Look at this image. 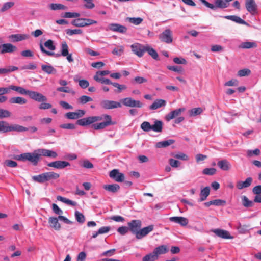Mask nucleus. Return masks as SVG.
Listing matches in <instances>:
<instances>
[{
  "label": "nucleus",
  "mask_w": 261,
  "mask_h": 261,
  "mask_svg": "<svg viewBox=\"0 0 261 261\" xmlns=\"http://www.w3.org/2000/svg\"><path fill=\"white\" fill-rule=\"evenodd\" d=\"M47 166L58 169H62L70 166V163L64 161H56L47 164Z\"/></svg>",
  "instance_id": "nucleus-14"
},
{
  "label": "nucleus",
  "mask_w": 261,
  "mask_h": 261,
  "mask_svg": "<svg viewBox=\"0 0 261 261\" xmlns=\"http://www.w3.org/2000/svg\"><path fill=\"white\" fill-rule=\"evenodd\" d=\"M203 5L207 8L215 10L217 8H225L228 6V4L223 0H216L215 5L208 3L206 0H199Z\"/></svg>",
  "instance_id": "nucleus-5"
},
{
  "label": "nucleus",
  "mask_w": 261,
  "mask_h": 261,
  "mask_svg": "<svg viewBox=\"0 0 261 261\" xmlns=\"http://www.w3.org/2000/svg\"><path fill=\"white\" fill-rule=\"evenodd\" d=\"M18 68L16 66H11L7 68H0V74H7L11 72L17 70Z\"/></svg>",
  "instance_id": "nucleus-39"
},
{
  "label": "nucleus",
  "mask_w": 261,
  "mask_h": 261,
  "mask_svg": "<svg viewBox=\"0 0 261 261\" xmlns=\"http://www.w3.org/2000/svg\"><path fill=\"white\" fill-rule=\"evenodd\" d=\"M210 189L208 187H206L201 190L200 193V198L198 199V202H200L204 201L207 198L210 194Z\"/></svg>",
  "instance_id": "nucleus-27"
},
{
  "label": "nucleus",
  "mask_w": 261,
  "mask_h": 261,
  "mask_svg": "<svg viewBox=\"0 0 261 261\" xmlns=\"http://www.w3.org/2000/svg\"><path fill=\"white\" fill-rule=\"evenodd\" d=\"M39 47L40 50L42 53L45 54V55L49 56H54L55 57H59L61 55L63 57H65L68 55L69 53L68 49L69 47L66 41H63L62 42L61 45V54H55L54 52L49 51L45 49V48L43 47L42 43H40L39 44Z\"/></svg>",
  "instance_id": "nucleus-4"
},
{
  "label": "nucleus",
  "mask_w": 261,
  "mask_h": 261,
  "mask_svg": "<svg viewBox=\"0 0 261 261\" xmlns=\"http://www.w3.org/2000/svg\"><path fill=\"white\" fill-rule=\"evenodd\" d=\"M141 128L144 132H148L151 130V125L147 121H144L141 124Z\"/></svg>",
  "instance_id": "nucleus-48"
},
{
  "label": "nucleus",
  "mask_w": 261,
  "mask_h": 261,
  "mask_svg": "<svg viewBox=\"0 0 261 261\" xmlns=\"http://www.w3.org/2000/svg\"><path fill=\"white\" fill-rule=\"evenodd\" d=\"M163 122L162 121L156 120L154 124L151 125V130L156 133H161L163 130Z\"/></svg>",
  "instance_id": "nucleus-26"
},
{
  "label": "nucleus",
  "mask_w": 261,
  "mask_h": 261,
  "mask_svg": "<svg viewBox=\"0 0 261 261\" xmlns=\"http://www.w3.org/2000/svg\"><path fill=\"white\" fill-rule=\"evenodd\" d=\"M28 129L27 127L18 124H10L6 121H0V133H5L12 131L23 132L27 131Z\"/></svg>",
  "instance_id": "nucleus-3"
},
{
  "label": "nucleus",
  "mask_w": 261,
  "mask_h": 261,
  "mask_svg": "<svg viewBox=\"0 0 261 261\" xmlns=\"http://www.w3.org/2000/svg\"><path fill=\"white\" fill-rule=\"evenodd\" d=\"M146 51H147L153 59L156 60H159V55L157 52L148 45H146L145 52Z\"/></svg>",
  "instance_id": "nucleus-31"
},
{
  "label": "nucleus",
  "mask_w": 261,
  "mask_h": 261,
  "mask_svg": "<svg viewBox=\"0 0 261 261\" xmlns=\"http://www.w3.org/2000/svg\"><path fill=\"white\" fill-rule=\"evenodd\" d=\"M217 165L223 171H229L231 167L230 162L225 159L218 161Z\"/></svg>",
  "instance_id": "nucleus-22"
},
{
  "label": "nucleus",
  "mask_w": 261,
  "mask_h": 261,
  "mask_svg": "<svg viewBox=\"0 0 261 261\" xmlns=\"http://www.w3.org/2000/svg\"><path fill=\"white\" fill-rule=\"evenodd\" d=\"M167 248L165 245L160 246L155 248L153 250V252L155 254H156V257H158L159 255L165 254L166 252H167Z\"/></svg>",
  "instance_id": "nucleus-35"
},
{
  "label": "nucleus",
  "mask_w": 261,
  "mask_h": 261,
  "mask_svg": "<svg viewBox=\"0 0 261 261\" xmlns=\"http://www.w3.org/2000/svg\"><path fill=\"white\" fill-rule=\"evenodd\" d=\"M42 71L47 74H56L57 72L56 69L51 65H42L41 66Z\"/></svg>",
  "instance_id": "nucleus-33"
},
{
  "label": "nucleus",
  "mask_w": 261,
  "mask_h": 261,
  "mask_svg": "<svg viewBox=\"0 0 261 261\" xmlns=\"http://www.w3.org/2000/svg\"><path fill=\"white\" fill-rule=\"evenodd\" d=\"M10 89L11 90H14L22 95H28L29 91V90H27L22 87L12 85H10Z\"/></svg>",
  "instance_id": "nucleus-30"
},
{
  "label": "nucleus",
  "mask_w": 261,
  "mask_h": 261,
  "mask_svg": "<svg viewBox=\"0 0 261 261\" xmlns=\"http://www.w3.org/2000/svg\"><path fill=\"white\" fill-rule=\"evenodd\" d=\"M224 18L230 20L231 21L236 22V23H238L239 24H244L247 26H249V24L247 22H246L245 21L241 19L239 16L236 15H227L224 16Z\"/></svg>",
  "instance_id": "nucleus-23"
},
{
  "label": "nucleus",
  "mask_w": 261,
  "mask_h": 261,
  "mask_svg": "<svg viewBox=\"0 0 261 261\" xmlns=\"http://www.w3.org/2000/svg\"><path fill=\"white\" fill-rule=\"evenodd\" d=\"M9 102L11 103H17V104H25L27 102V100L21 97H13L9 99Z\"/></svg>",
  "instance_id": "nucleus-36"
},
{
  "label": "nucleus",
  "mask_w": 261,
  "mask_h": 261,
  "mask_svg": "<svg viewBox=\"0 0 261 261\" xmlns=\"http://www.w3.org/2000/svg\"><path fill=\"white\" fill-rule=\"evenodd\" d=\"M48 223L50 226L56 230H59L61 228V225L59 223L57 218L53 217H49L48 219Z\"/></svg>",
  "instance_id": "nucleus-24"
},
{
  "label": "nucleus",
  "mask_w": 261,
  "mask_h": 261,
  "mask_svg": "<svg viewBox=\"0 0 261 261\" xmlns=\"http://www.w3.org/2000/svg\"><path fill=\"white\" fill-rule=\"evenodd\" d=\"M122 104L128 107L142 108L143 104L140 100H136L132 97H126L121 99Z\"/></svg>",
  "instance_id": "nucleus-7"
},
{
  "label": "nucleus",
  "mask_w": 261,
  "mask_h": 261,
  "mask_svg": "<svg viewBox=\"0 0 261 261\" xmlns=\"http://www.w3.org/2000/svg\"><path fill=\"white\" fill-rule=\"evenodd\" d=\"M100 105L102 108L108 110L121 108L122 107L120 102L109 100H102Z\"/></svg>",
  "instance_id": "nucleus-9"
},
{
  "label": "nucleus",
  "mask_w": 261,
  "mask_h": 261,
  "mask_svg": "<svg viewBox=\"0 0 261 261\" xmlns=\"http://www.w3.org/2000/svg\"><path fill=\"white\" fill-rule=\"evenodd\" d=\"M257 44L254 42H244L241 44L240 47L243 49H249L252 48H256Z\"/></svg>",
  "instance_id": "nucleus-38"
},
{
  "label": "nucleus",
  "mask_w": 261,
  "mask_h": 261,
  "mask_svg": "<svg viewBox=\"0 0 261 261\" xmlns=\"http://www.w3.org/2000/svg\"><path fill=\"white\" fill-rule=\"evenodd\" d=\"M82 33V31L81 29H67L66 30V34L68 35L72 36L74 34H80Z\"/></svg>",
  "instance_id": "nucleus-59"
},
{
  "label": "nucleus",
  "mask_w": 261,
  "mask_h": 261,
  "mask_svg": "<svg viewBox=\"0 0 261 261\" xmlns=\"http://www.w3.org/2000/svg\"><path fill=\"white\" fill-rule=\"evenodd\" d=\"M43 46L44 47H45L51 51L56 49V45L54 44V41L51 39H48L45 41Z\"/></svg>",
  "instance_id": "nucleus-43"
},
{
  "label": "nucleus",
  "mask_w": 261,
  "mask_h": 261,
  "mask_svg": "<svg viewBox=\"0 0 261 261\" xmlns=\"http://www.w3.org/2000/svg\"><path fill=\"white\" fill-rule=\"evenodd\" d=\"M93 79L96 81L97 82L100 83L101 84H105L107 85H112V83L110 80L107 78L102 77V76H100L98 75H94L93 76Z\"/></svg>",
  "instance_id": "nucleus-37"
},
{
  "label": "nucleus",
  "mask_w": 261,
  "mask_h": 261,
  "mask_svg": "<svg viewBox=\"0 0 261 261\" xmlns=\"http://www.w3.org/2000/svg\"><path fill=\"white\" fill-rule=\"evenodd\" d=\"M158 259L156 254L153 251L152 253L148 254L142 258V261H154Z\"/></svg>",
  "instance_id": "nucleus-44"
},
{
  "label": "nucleus",
  "mask_w": 261,
  "mask_h": 261,
  "mask_svg": "<svg viewBox=\"0 0 261 261\" xmlns=\"http://www.w3.org/2000/svg\"><path fill=\"white\" fill-rule=\"evenodd\" d=\"M76 124L82 126H86L92 124L91 127L95 130L102 129L106 127L116 124L112 121V117L109 115H103V116H90L79 119Z\"/></svg>",
  "instance_id": "nucleus-1"
},
{
  "label": "nucleus",
  "mask_w": 261,
  "mask_h": 261,
  "mask_svg": "<svg viewBox=\"0 0 261 261\" xmlns=\"http://www.w3.org/2000/svg\"><path fill=\"white\" fill-rule=\"evenodd\" d=\"M80 14L79 13L75 12H65L64 17L65 18H76L79 17Z\"/></svg>",
  "instance_id": "nucleus-58"
},
{
  "label": "nucleus",
  "mask_w": 261,
  "mask_h": 261,
  "mask_svg": "<svg viewBox=\"0 0 261 261\" xmlns=\"http://www.w3.org/2000/svg\"><path fill=\"white\" fill-rule=\"evenodd\" d=\"M41 155L56 158L58 154L54 151L46 149H39L35 150L32 153H24L17 155L14 157V159L21 161H28L32 163L33 165H37Z\"/></svg>",
  "instance_id": "nucleus-2"
},
{
  "label": "nucleus",
  "mask_w": 261,
  "mask_h": 261,
  "mask_svg": "<svg viewBox=\"0 0 261 261\" xmlns=\"http://www.w3.org/2000/svg\"><path fill=\"white\" fill-rule=\"evenodd\" d=\"M260 153V151L259 149H255L254 150H248L247 151V155L248 157H251L253 155H259Z\"/></svg>",
  "instance_id": "nucleus-60"
},
{
  "label": "nucleus",
  "mask_w": 261,
  "mask_h": 261,
  "mask_svg": "<svg viewBox=\"0 0 261 261\" xmlns=\"http://www.w3.org/2000/svg\"><path fill=\"white\" fill-rule=\"evenodd\" d=\"M57 199L59 201H60L63 203L66 204L71 205L72 206H76L77 205V203L75 201H72L70 199H67L65 197H63L61 196H58L57 197Z\"/></svg>",
  "instance_id": "nucleus-40"
},
{
  "label": "nucleus",
  "mask_w": 261,
  "mask_h": 261,
  "mask_svg": "<svg viewBox=\"0 0 261 261\" xmlns=\"http://www.w3.org/2000/svg\"><path fill=\"white\" fill-rule=\"evenodd\" d=\"M112 85L117 88V89L115 90L114 91L118 93L121 92L123 90H124L127 88V87L125 85H120L118 83L113 82Z\"/></svg>",
  "instance_id": "nucleus-45"
},
{
  "label": "nucleus",
  "mask_w": 261,
  "mask_h": 261,
  "mask_svg": "<svg viewBox=\"0 0 261 261\" xmlns=\"http://www.w3.org/2000/svg\"><path fill=\"white\" fill-rule=\"evenodd\" d=\"M79 100L80 103L85 104L89 101H92V98L88 96L83 95L80 97Z\"/></svg>",
  "instance_id": "nucleus-57"
},
{
  "label": "nucleus",
  "mask_w": 261,
  "mask_h": 261,
  "mask_svg": "<svg viewBox=\"0 0 261 261\" xmlns=\"http://www.w3.org/2000/svg\"><path fill=\"white\" fill-rule=\"evenodd\" d=\"M14 5V3L13 2H9L5 3L1 9V11L3 12L11 8Z\"/></svg>",
  "instance_id": "nucleus-52"
},
{
  "label": "nucleus",
  "mask_w": 261,
  "mask_h": 261,
  "mask_svg": "<svg viewBox=\"0 0 261 261\" xmlns=\"http://www.w3.org/2000/svg\"><path fill=\"white\" fill-rule=\"evenodd\" d=\"M11 115V113L9 111L0 109V119L9 117Z\"/></svg>",
  "instance_id": "nucleus-53"
},
{
  "label": "nucleus",
  "mask_w": 261,
  "mask_h": 261,
  "mask_svg": "<svg viewBox=\"0 0 261 261\" xmlns=\"http://www.w3.org/2000/svg\"><path fill=\"white\" fill-rule=\"evenodd\" d=\"M29 37V36L28 35L22 34H14L11 36V39H12L13 41L15 42H18L28 39Z\"/></svg>",
  "instance_id": "nucleus-32"
},
{
  "label": "nucleus",
  "mask_w": 261,
  "mask_h": 261,
  "mask_svg": "<svg viewBox=\"0 0 261 261\" xmlns=\"http://www.w3.org/2000/svg\"><path fill=\"white\" fill-rule=\"evenodd\" d=\"M171 222L180 224L182 226H186L188 223V220L183 217H171L169 218Z\"/></svg>",
  "instance_id": "nucleus-20"
},
{
  "label": "nucleus",
  "mask_w": 261,
  "mask_h": 261,
  "mask_svg": "<svg viewBox=\"0 0 261 261\" xmlns=\"http://www.w3.org/2000/svg\"><path fill=\"white\" fill-rule=\"evenodd\" d=\"M103 188L106 190L113 193L117 192L120 189V186L116 184L105 185L103 186Z\"/></svg>",
  "instance_id": "nucleus-28"
},
{
  "label": "nucleus",
  "mask_w": 261,
  "mask_h": 261,
  "mask_svg": "<svg viewBox=\"0 0 261 261\" xmlns=\"http://www.w3.org/2000/svg\"><path fill=\"white\" fill-rule=\"evenodd\" d=\"M128 228L126 226H121L117 229V231L121 235H124L128 232Z\"/></svg>",
  "instance_id": "nucleus-64"
},
{
  "label": "nucleus",
  "mask_w": 261,
  "mask_h": 261,
  "mask_svg": "<svg viewBox=\"0 0 261 261\" xmlns=\"http://www.w3.org/2000/svg\"><path fill=\"white\" fill-rule=\"evenodd\" d=\"M173 156L177 159L183 161H187L189 159L188 155L182 152H178V153L174 155Z\"/></svg>",
  "instance_id": "nucleus-55"
},
{
  "label": "nucleus",
  "mask_w": 261,
  "mask_h": 261,
  "mask_svg": "<svg viewBox=\"0 0 261 261\" xmlns=\"http://www.w3.org/2000/svg\"><path fill=\"white\" fill-rule=\"evenodd\" d=\"M216 235L218 237L225 239H232L233 237L231 236L229 231L221 229H215L212 230Z\"/></svg>",
  "instance_id": "nucleus-16"
},
{
  "label": "nucleus",
  "mask_w": 261,
  "mask_h": 261,
  "mask_svg": "<svg viewBox=\"0 0 261 261\" xmlns=\"http://www.w3.org/2000/svg\"><path fill=\"white\" fill-rule=\"evenodd\" d=\"M127 225L129 231L135 234L137 238V235L142 226L141 221L140 220H133L127 223Z\"/></svg>",
  "instance_id": "nucleus-6"
},
{
  "label": "nucleus",
  "mask_w": 261,
  "mask_h": 261,
  "mask_svg": "<svg viewBox=\"0 0 261 261\" xmlns=\"http://www.w3.org/2000/svg\"><path fill=\"white\" fill-rule=\"evenodd\" d=\"M4 165L10 167H16L17 165V163L15 161L7 160L4 163Z\"/></svg>",
  "instance_id": "nucleus-61"
},
{
  "label": "nucleus",
  "mask_w": 261,
  "mask_h": 261,
  "mask_svg": "<svg viewBox=\"0 0 261 261\" xmlns=\"http://www.w3.org/2000/svg\"><path fill=\"white\" fill-rule=\"evenodd\" d=\"M46 181H50L51 180H56L60 177V174L54 172H44Z\"/></svg>",
  "instance_id": "nucleus-29"
},
{
  "label": "nucleus",
  "mask_w": 261,
  "mask_h": 261,
  "mask_svg": "<svg viewBox=\"0 0 261 261\" xmlns=\"http://www.w3.org/2000/svg\"><path fill=\"white\" fill-rule=\"evenodd\" d=\"M159 38L162 42L170 44L173 42L172 32L169 29H167L159 35Z\"/></svg>",
  "instance_id": "nucleus-8"
},
{
  "label": "nucleus",
  "mask_w": 261,
  "mask_h": 261,
  "mask_svg": "<svg viewBox=\"0 0 261 261\" xmlns=\"http://www.w3.org/2000/svg\"><path fill=\"white\" fill-rule=\"evenodd\" d=\"M81 166L83 168H85L86 169H91V168H93V164L87 160L83 161V163L81 165Z\"/></svg>",
  "instance_id": "nucleus-63"
},
{
  "label": "nucleus",
  "mask_w": 261,
  "mask_h": 261,
  "mask_svg": "<svg viewBox=\"0 0 261 261\" xmlns=\"http://www.w3.org/2000/svg\"><path fill=\"white\" fill-rule=\"evenodd\" d=\"M129 22L135 25H139L141 24L143 21V19L140 17H129L127 18Z\"/></svg>",
  "instance_id": "nucleus-49"
},
{
  "label": "nucleus",
  "mask_w": 261,
  "mask_h": 261,
  "mask_svg": "<svg viewBox=\"0 0 261 261\" xmlns=\"http://www.w3.org/2000/svg\"><path fill=\"white\" fill-rule=\"evenodd\" d=\"M50 8L53 10H66L67 7L61 4L52 3L49 5Z\"/></svg>",
  "instance_id": "nucleus-46"
},
{
  "label": "nucleus",
  "mask_w": 261,
  "mask_h": 261,
  "mask_svg": "<svg viewBox=\"0 0 261 261\" xmlns=\"http://www.w3.org/2000/svg\"><path fill=\"white\" fill-rule=\"evenodd\" d=\"M245 7L247 11L251 15L257 14V5L255 0H245Z\"/></svg>",
  "instance_id": "nucleus-10"
},
{
  "label": "nucleus",
  "mask_w": 261,
  "mask_h": 261,
  "mask_svg": "<svg viewBox=\"0 0 261 261\" xmlns=\"http://www.w3.org/2000/svg\"><path fill=\"white\" fill-rule=\"evenodd\" d=\"M242 203L243 205L245 207H252L253 205V202L249 200L246 196L241 197Z\"/></svg>",
  "instance_id": "nucleus-41"
},
{
  "label": "nucleus",
  "mask_w": 261,
  "mask_h": 261,
  "mask_svg": "<svg viewBox=\"0 0 261 261\" xmlns=\"http://www.w3.org/2000/svg\"><path fill=\"white\" fill-rule=\"evenodd\" d=\"M132 51L139 57H142L145 53L146 45L136 43L131 45Z\"/></svg>",
  "instance_id": "nucleus-11"
},
{
  "label": "nucleus",
  "mask_w": 261,
  "mask_h": 261,
  "mask_svg": "<svg viewBox=\"0 0 261 261\" xmlns=\"http://www.w3.org/2000/svg\"><path fill=\"white\" fill-rule=\"evenodd\" d=\"M60 127L63 129H74L75 128V125L72 123H65L60 125Z\"/></svg>",
  "instance_id": "nucleus-62"
},
{
  "label": "nucleus",
  "mask_w": 261,
  "mask_h": 261,
  "mask_svg": "<svg viewBox=\"0 0 261 261\" xmlns=\"http://www.w3.org/2000/svg\"><path fill=\"white\" fill-rule=\"evenodd\" d=\"M175 142V141L172 139H169L168 140L163 141L161 142H158L155 146L156 148H163V147H166L172 144H173Z\"/></svg>",
  "instance_id": "nucleus-34"
},
{
  "label": "nucleus",
  "mask_w": 261,
  "mask_h": 261,
  "mask_svg": "<svg viewBox=\"0 0 261 261\" xmlns=\"http://www.w3.org/2000/svg\"><path fill=\"white\" fill-rule=\"evenodd\" d=\"M154 229V225H150L147 227H144L142 229L140 228L138 235H137V239L140 240L142 239L143 237L146 236L150 232H151Z\"/></svg>",
  "instance_id": "nucleus-17"
},
{
  "label": "nucleus",
  "mask_w": 261,
  "mask_h": 261,
  "mask_svg": "<svg viewBox=\"0 0 261 261\" xmlns=\"http://www.w3.org/2000/svg\"><path fill=\"white\" fill-rule=\"evenodd\" d=\"M110 177L117 182H123L125 176L123 173L119 172L118 169H113L109 173Z\"/></svg>",
  "instance_id": "nucleus-13"
},
{
  "label": "nucleus",
  "mask_w": 261,
  "mask_h": 261,
  "mask_svg": "<svg viewBox=\"0 0 261 261\" xmlns=\"http://www.w3.org/2000/svg\"><path fill=\"white\" fill-rule=\"evenodd\" d=\"M17 47L11 43H5L0 45V54L11 53L15 51Z\"/></svg>",
  "instance_id": "nucleus-15"
},
{
  "label": "nucleus",
  "mask_w": 261,
  "mask_h": 261,
  "mask_svg": "<svg viewBox=\"0 0 261 261\" xmlns=\"http://www.w3.org/2000/svg\"><path fill=\"white\" fill-rule=\"evenodd\" d=\"M251 73V71L248 69H243L242 70H240L238 72V75L239 76H248L250 75Z\"/></svg>",
  "instance_id": "nucleus-56"
},
{
  "label": "nucleus",
  "mask_w": 261,
  "mask_h": 261,
  "mask_svg": "<svg viewBox=\"0 0 261 261\" xmlns=\"http://www.w3.org/2000/svg\"><path fill=\"white\" fill-rule=\"evenodd\" d=\"M75 217L76 220L80 223L83 224L85 221V218L84 215L79 212V211H75Z\"/></svg>",
  "instance_id": "nucleus-47"
},
{
  "label": "nucleus",
  "mask_w": 261,
  "mask_h": 261,
  "mask_svg": "<svg viewBox=\"0 0 261 261\" xmlns=\"http://www.w3.org/2000/svg\"><path fill=\"white\" fill-rule=\"evenodd\" d=\"M252 180L253 179L251 177H248L244 181H238L236 185V187L239 190L249 187L251 185Z\"/></svg>",
  "instance_id": "nucleus-21"
},
{
  "label": "nucleus",
  "mask_w": 261,
  "mask_h": 261,
  "mask_svg": "<svg viewBox=\"0 0 261 261\" xmlns=\"http://www.w3.org/2000/svg\"><path fill=\"white\" fill-rule=\"evenodd\" d=\"M28 95L32 99L38 102H43L47 100V98L41 93L29 90Z\"/></svg>",
  "instance_id": "nucleus-12"
},
{
  "label": "nucleus",
  "mask_w": 261,
  "mask_h": 261,
  "mask_svg": "<svg viewBox=\"0 0 261 261\" xmlns=\"http://www.w3.org/2000/svg\"><path fill=\"white\" fill-rule=\"evenodd\" d=\"M185 108H179L176 109L173 111H171L169 113H168L167 115L165 116V119L167 121H169L171 120L176 118L178 116H179L180 113L184 111H185Z\"/></svg>",
  "instance_id": "nucleus-19"
},
{
  "label": "nucleus",
  "mask_w": 261,
  "mask_h": 261,
  "mask_svg": "<svg viewBox=\"0 0 261 261\" xmlns=\"http://www.w3.org/2000/svg\"><path fill=\"white\" fill-rule=\"evenodd\" d=\"M72 24L76 27H84V21H83V18H77L72 20L71 22Z\"/></svg>",
  "instance_id": "nucleus-50"
},
{
  "label": "nucleus",
  "mask_w": 261,
  "mask_h": 261,
  "mask_svg": "<svg viewBox=\"0 0 261 261\" xmlns=\"http://www.w3.org/2000/svg\"><path fill=\"white\" fill-rule=\"evenodd\" d=\"M166 102L165 100L161 99H156L153 103L149 106L150 110H156L166 105Z\"/></svg>",
  "instance_id": "nucleus-25"
},
{
  "label": "nucleus",
  "mask_w": 261,
  "mask_h": 261,
  "mask_svg": "<svg viewBox=\"0 0 261 261\" xmlns=\"http://www.w3.org/2000/svg\"><path fill=\"white\" fill-rule=\"evenodd\" d=\"M202 111L203 110L200 107L193 108L190 110V114L191 116H194L200 114Z\"/></svg>",
  "instance_id": "nucleus-51"
},
{
  "label": "nucleus",
  "mask_w": 261,
  "mask_h": 261,
  "mask_svg": "<svg viewBox=\"0 0 261 261\" xmlns=\"http://www.w3.org/2000/svg\"><path fill=\"white\" fill-rule=\"evenodd\" d=\"M216 169L214 168H205L203 169L202 173L205 175H213L216 173Z\"/></svg>",
  "instance_id": "nucleus-54"
},
{
  "label": "nucleus",
  "mask_w": 261,
  "mask_h": 261,
  "mask_svg": "<svg viewBox=\"0 0 261 261\" xmlns=\"http://www.w3.org/2000/svg\"><path fill=\"white\" fill-rule=\"evenodd\" d=\"M109 29L112 31L121 33H124L127 31V28L126 27L118 23L110 24Z\"/></svg>",
  "instance_id": "nucleus-18"
},
{
  "label": "nucleus",
  "mask_w": 261,
  "mask_h": 261,
  "mask_svg": "<svg viewBox=\"0 0 261 261\" xmlns=\"http://www.w3.org/2000/svg\"><path fill=\"white\" fill-rule=\"evenodd\" d=\"M32 179L34 181L39 183H43L46 182L44 173L38 175L33 176L32 177Z\"/></svg>",
  "instance_id": "nucleus-42"
}]
</instances>
